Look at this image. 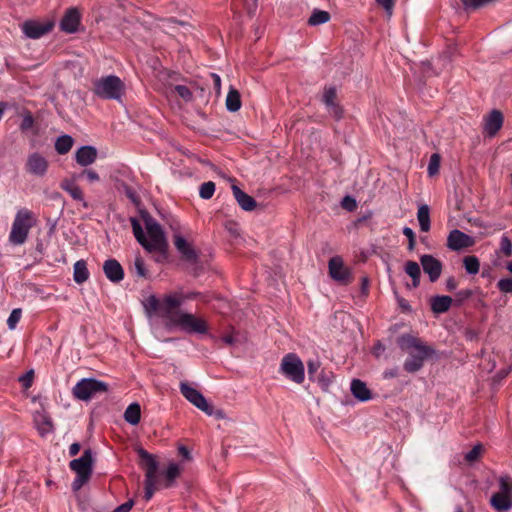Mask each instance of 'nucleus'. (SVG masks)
Instances as JSON below:
<instances>
[{
	"mask_svg": "<svg viewBox=\"0 0 512 512\" xmlns=\"http://www.w3.org/2000/svg\"><path fill=\"white\" fill-rule=\"evenodd\" d=\"M147 236L139 222L132 220L133 233L137 241L149 252H162L167 247L166 238L161 226L152 218L145 221Z\"/></svg>",
	"mask_w": 512,
	"mask_h": 512,
	"instance_id": "3",
	"label": "nucleus"
},
{
	"mask_svg": "<svg viewBox=\"0 0 512 512\" xmlns=\"http://www.w3.org/2000/svg\"><path fill=\"white\" fill-rule=\"evenodd\" d=\"M174 90L186 102L191 101L193 98L192 92L185 85H177Z\"/></svg>",
	"mask_w": 512,
	"mask_h": 512,
	"instance_id": "42",
	"label": "nucleus"
},
{
	"mask_svg": "<svg viewBox=\"0 0 512 512\" xmlns=\"http://www.w3.org/2000/svg\"><path fill=\"white\" fill-rule=\"evenodd\" d=\"M93 457L90 449L84 451L82 456L70 462V468L76 473L72 483L74 491H78L90 479L92 474Z\"/></svg>",
	"mask_w": 512,
	"mask_h": 512,
	"instance_id": "8",
	"label": "nucleus"
},
{
	"mask_svg": "<svg viewBox=\"0 0 512 512\" xmlns=\"http://www.w3.org/2000/svg\"><path fill=\"white\" fill-rule=\"evenodd\" d=\"M499 494H506L512 497V479L508 476L501 477L499 480Z\"/></svg>",
	"mask_w": 512,
	"mask_h": 512,
	"instance_id": "40",
	"label": "nucleus"
},
{
	"mask_svg": "<svg viewBox=\"0 0 512 512\" xmlns=\"http://www.w3.org/2000/svg\"><path fill=\"white\" fill-rule=\"evenodd\" d=\"M133 507V501L129 500L115 509L114 512H129Z\"/></svg>",
	"mask_w": 512,
	"mask_h": 512,
	"instance_id": "52",
	"label": "nucleus"
},
{
	"mask_svg": "<svg viewBox=\"0 0 512 512\" xmlns=\"http://www.w3.org/2000/svg\"><path fill=\"white\" fill-rule=\"evenodd\" d=\"M22 316V311L20 308H16L12 310L10 313L8 319H7V325L10 330H14L17 326V323L20 321Z\"/></svg>",
	"mask_w": 512,
	"mask_h": 512,
	"instance_id": "41",
	"label": "nucleus"
},
{
	"mask_svg": "<svg viewBox=\"0 0 512 512\" xmlns=\"http://www.w3.org/2000/svg\"><path fill=\"white\" fill-rule=\"evenodd\" d=\"M188 297L182 293H170L161 299L150 296L146 299L145 308L149 313L157 314L168 322L173 309L181 306Z\"/></svg>",
	"mask_w": 512,
	"mask_h": 512,
	"instance_id": "5",
	"label": "nucleus"
},
{
	"mask_svg": "<svg viewBox=\"0 0 512 512\" xmlns=\"http://www.w3.org/2000/svg\"><path fill=\"white\" fill-rule=\"evenodd\" d=\"M180 391L182 395L195 407L203 412H209L208 401L198 390L190 386L186 382L180 383Z\"/></svg>",
	"mask_w": 512,
	"mask_h": 512,
	"instance_id": "11",
	"label": "nucleus"
},
{
	"mask_svg": "<svg viewBox=\"0 0 512 512\" xmlns=\"http://www.w3.org/2000/svg\"><path fill=\"white\" fill-rule=\"evenodd\" d=\"M440 167V156L437 153H434L430 156L429 164H428V174L429 176H434L438 174Z\"/></svg>",
	"mask_w": 512,
	"mask_h": 512,
	"instance_id": "39",
	"label": "nucleus"
},
{
	"mask_svg": "<svg viewBox=\"0 0 512 512\" xmlns=\"http://www.w3.org/2000/svg\"><path fill=\"white\" fill-rule=\"evenodd\" d=\"M342 207L348 211H353L356 209L357 203L354 198L346 196L342 200Z\"/></svg>",
	"mask_w": 512,
	"mask_h": 512,
	"instance_id": "48",
	"label": "nucleus"
},
{
	"mask_svg": "<svg viewBox=\"0 0 512 512\" xmlns=\"http://www.w3.org/2000/svg\"><path fill=\"white\" fill-rule=\"evenodd\" d=\"M403 234L408 238V240L415 239L414 231L409 227H404Z\"/></svg>",
	"mask_w": 512,
	"mask_h": 512,
	"instance_id": "58",
	"label": "nucleus"
},
{
	"mask_svg": "<svg viewBox=\"0 0 512 512\" xmlns=\"http://www.w3.org/2000/svg\"><path fill=\"white\" fill-rule=\"evenodd\" d=\"M209 412H205L209 416H214L217 419L225 418L224 411L221 409H214L212 405L208 403Z\"/></svg>",
	"mask_w": 512,
	"mask_h": 512,
	"instance_id": "51",
	"label": "nucleus"
},
{
	"mask_svg": "<svg viewBox=\"0 0 512 512\" xmlns=\"http://www.w3.org/2000/svg\"><path fill=\"white\" fill-rule=\"evenodd\" d=\"M336 96V89L334 87H327L324 89L322 101L332 116L335 118H340L342 115V110L336 102Z\"/></svg>",
	"mask_w": 512,
	"mask_h": 512,
	"instance_id": "20",
	"label": "nucleus"
},
{
	"mask_svg": "<svg viewBox=\"0 0 512 512\" xmlns=\"http://www.w3.org/2000/svg\"><path fill=\"white\" fill-rule=\"evenodd\" d=\"M134 269L136 274L140 277H146L147 271L145 269V264L143 259L140 256H137L134 261Z\"/></svg>",
	"mask_w": 512,
	"mask_h": 512,
	"instance_id": "45",
	"label": "nucleus"
},
{
	"mask_svg": "<svg viewBox=\"0 0 512 512\" xmlns=\"http://www.w3.org/2000/svg\"><path fill=\"white\" fill-rule=\"evenodd\" d=\"M226 107L230 112H236L241 108L240 94L235 89H230L226 97Z\"/></svg>",
	"mask_w": 512,
	"mask_h": 512,
	"instance_id": "32",
	"label": "nucleus"
},
{
	"mask_svg": "<svg viewBox=\"0 0 512 512\" xmlns=\"http://www.w3.org/2000/svg\"><path fill=\"white\" fill-rule=\"evenodd\" d=\"M398 376V370L396 368L384 371L383 377L385 379L395 378Z\"/></svg>",
	"mask_w": 512,
	"mask_h": 512,
	"instance_id": "56",
	"label": "nucleus"
},
{
	"mask_svg": "<svg viewBox=\"0 0 512 512\" xmlns=\"http://www.w3.org/2000/svg\"><path fill=\"white\" fill-rule=\"evenodd\" d=\"M231 189L233 196L241 209L244 211H253L256 208V201L250 195L242 191L236 184L233 183Z\"/></svg>",
	"mask_w": 512,
	"mask_h": 512,
	"instance_id": "22",
	"label": "nucleus"
},
{
	"mask_svg": "<svg viewBox=\"0 0 512 512\" xmlns=\"http://www.w3.org/2000/svg\"><path fill=\"white\" fill-rule=\"evenodd\" d=\"M211 77H212V80H213L214 88H215L216 92L219 93L220 89H221V79H220V76L217 75V74H211Z\"/></svg>",
	"mask_w": 512,
	"mask_h": 512,
	"instance_id": "54",
	"label": "nucleus"
},
{
	"mask_svg": "<svg viewBox=\"0 0 512 512\" xmlns=\"http://www.w3.org/2000/svg\"><path fill=\"white\" fill-rule=\"evenodd\" d=\"M503 114L499 110H492L484 119V133L493 137L503 125Z\"/></svg>",
	"mask_w": 512,
	"mask_h": 512,
	"instance_id": "17",
	"label": "nucleus"
},
{
	"mask_svg": "<svg viewBox=\"0 0 512 512\" xmlns=\"http://www.w3.org/2000/svg\"><path fill=\"white\" fill-rule=\"evenodd\" d=\"M417 219L421 231L428 232L430 229V210L427 205L424 204L418 208Z\"/></svg>",
	"mask_w": 512,
	"mask_h": 512,
	"instance_id": "30",
	"label": "nucleus"
},
{
	"mask_svg": "<svg viewBox=\"0 0 512 512\" xmlns=\"http://www.w3.org/2000/svg\"><path fill=\"white\" fill-rule=\"evenodd\" d=\"M425 273L429 275L430 281L435 282L441 275L442 265L440 261L431 255H423L420 258Z\"/></svg>",
	"mask_w": 512,
	"mask_h": 512,
	"instance_id": "18",
	"label": "nucleus"
},
{
	"mask_svg": "<svg viewBox=\"0 0 512 512\" xmlns=\"http://www.w3.org/2000/svg\"><path fill=\"white\" fill-rule=\"evenodd\" d=\"M383 351H384V346H383V345H381V344H377V345L375 346V348H374V354H375L377 357H379V356H380V354H381V352H383Z\"/></svg>",
	"mask_w": 512,
	"mask_h": 512,
	"instance_id": "61",
	"label": "nucleus"
},
{
	"mask_svg": "<svg viewBox=\"0 0 512 512\" xmlns=\"http://www.w3.org/2000/svg\"><path fill=\"white\" fill-rule=\"evenodd\" d=\"M80 451V444L79 443H73L70 447H69V454L71 456H75L79 453Z\"/></svg>",
	"mask_w": 512,
	"mask_h": 512,
	"instance_id": "57",
	"label": "nucleus"
},
{
	"mask_svg": "<svg viewBox=\"0 0 512 512\" xmlns=\"http://www.w3.org/2000/svg\"><path fill=\"white\" fill-rule=\"evenodd\" d=\"M215 192V184L212 181L204 182L199 189V195L202 199H210Z\"/></svg>",
	"mask_w": 512,
	"mask_h": 512,
	"instance_id": "38",
	"label": "nucleus"
},
{
	"mask_svg": "<svg viewBox=\"0 0 512 512\" xmlns=\"http://www.w3.org/2000/svg\"><path fill=\"white\" fill-rule=\"evenodd\" d=\"M318 368H319V364L317 362H313V361L308 362V372L310 374L315 373Z\"/></svg>",
	"mask_w": 512,
	"mask_h": 512,
	"instance_id": "59",
	"label": "nucleus"
},
{
	"mask_svg": "<svg viewBox=\"0 0 512 512\" xmlns=\"http://www.w3.org/2000/svg\"><path fill=\"white\" fill-rule=\"evenodd\" d=\"M500 249L505 256H511L512 254V243L510 239L503 235L501 237Z\"/></svg>",
	"mask_w": 512,
	"mask_h": 512,
	"instance_id": "43",
	"label": "nucleus"
},
{
	"mask_svg": "<svg viewBox=\"0 0 512 512\" xmlns=\"http://www.w3.org/2000/svg\"><path fill=\"white\" fill-rule=\"evenodd\" d=\"M140 418H141L140 405L138 403L130 404L124 412L125 421L131 425H137L140 422Z\"/></svg>",
	"mask_w": 512,
	"mask_h": 512,
	"instance_id": "29",
	"label": "nucleus"
},
{
	"mask_svg": "<svg viewBox=\"0 0 512 512\" xmlns=\"http://www.w3.org/2000/svg\"><path fill=\"white\" fill-rule=\"evenodd\" d=\"M77 178V174H73L71 175V177L64 178L60 183V187L62 190L67 192L74 200L82 202L83 206L86 208L88 207V205L84 200V194L82 189L76 183Z\"/></svg>",
	"mask_w": 512,
	"mask_h": 512,
	"instance_id": "16",
	"label": "nucleus"
},
{
	"mask_svg": "<svg viewBox=\"0 0 512 512\" xmlns=\"http://www.w3.org/2000/svg\"><path fill=\"white\" fill-rule=\"evenodd\" d=\"M36 218L32 211L22 208L19 209L15 215L11 231L9 234V241L13 245H22L25 243L30 229L35 225Z\"/></svg>",
	"mask_w": 512,
	"mask_h": 512,
	"instance_id": "6",
	"label": "nucleus"
},
{
	"mask_svg": "<svg viewBox=\"0 0 512 512\" xmlns=\"http://www.w3.org/2000/svg\"><path fill=\"white\" fill-rule=\"evenodd\" d=\"M222 339L228 345H232L235 342V338L233 335H226Z\"/></svg>",
	"mask_w": 512,
	"mask_h": 512,
	"instance_id": "60",
	"label": "nucleus"
},
{
	"mask_svg": "<svg viewBox=\"0 0 512 512\" xmlns=\"http://www.w3.org/2000/svg\"><path fill=\"white\" fill-rule=\"evenodd\" d=\"M124 90V83L114 75L102 77L94 82V93L103 99L120 100Z\"/></svg>",
	"mask_w": 512,
	"mask_h": 512,
	"instance_id": "7",
	"label": "nucleus"
},
{
	"mask_svg": "<svg viewBox=\"0 0 512 512\" xmlns=\"http://www.w3.org/2000/svg\"><path fill=\"white\" fill-rule=\"evenodd\" d=\"M89 278V272L87 269L86 262L79 260L74 264V281L81 284L87 281Z\"/></svg>",
	"mask_w": 512,
	"mask_h": 512,
	"instance_id": "31",
	"label": "nucleus"
},
{
	"mask_svg": "<svg viewBox=\"0 0 512 512\" xmlns=\"http://www.w3.org/2000/svg\"><path fill=\"white\" fill-rule=\"evenodd\" d=\"M453 302L450 296H435L431 299V309L436 314H441L449 310Z\"/></svg>",
	"mask_w": 512,
	"mask_h": 512,
	"instance_id": "28",
	"label": "nucleus"
},
{
	"mask_svg": "<svg viewBox=\"0 0 512 512\" xmlns=\"http://www.w3.org/2000/svg\"><path fill=\"white\" fill-rule=\"evenodd\" d=\"M330 276L337 282L347 284L351 280L349 269L344 265L343 260L336 256L329 260L328 264Z\"/></svg>",
	"mask_w": 512,
	"mask_h": 512,
	"instance_id": "14",
	"label": "nucleus"
},
{
	"mask_svg": "<svg viewBox=\"0 0 512 512\" xmlns=\"http://www.w3.org/2000/svg\"><path fill=\"white\" fill-rule=\"evenodd\" d=\"M138 454L142 459V465L145 470L144 499L149 501L157 490L173 485V482L181 473V467L176 463H170L166 471L161 475L158 472V463L153 455L143 449H139Z\"/></svg>",
	"mask_w": 512,
	"mask_h": 512,
	"instance_id": "1",
	"label": "nucleus"
},
{
	"mask_svg": "<svg viewBox=\"0 0 512 512\" xmlns=\"http://www.w3.org/2000/svg\"><path fill=\"white\" fill-rule=\"evenodd\" d=\"M179 452H180V454H182L186 458L189 455V452H188V450L185 447H180Z\"/></svg>",
	"mask_w": 512,
	"mask_h": 512,
	"instance_id": "62",
	"label": "nucleus"
},
{
	"mask_svg": "<svg viewBox=\"0 0 512 512\" xmlns=\"http://www.w3.org/2000/svg\"><path fill=\"white\" fill-rule=\"evenodd\" d=\"M475 243L474 239L463 233L462 231L458 229L452 230L447 238V246L451 250L459 251L464 248H468L473 246Z\"/></svg>",
	"mask_w": 512,
	"mask_h": 512,
	"instance_id": "15",
	"label": "nucleus"
},
{
	"mask_svg": "<svg viewBox=\"0 0 512 512\" xmlns=\"http://www.w3.org/2000/svg\"><path fill=\"white\" fill-rule=\"evenodd\" d=\"M491 506L498 512H506L512 507V497L506 494L495 493L490 500Z\"/></svg>",
	"mask_w": 512,
	"mask_h": 512,
	"instance_id": "27",
	"label": "nucleus"
},
{
	"mask_svg": "<svg viewBox=\"0 0 512 512\" xmlns=\"http://www.w3.org/2000/svg\"><path fill=\"white\" fill-rule=\"evenodd\" d=\"M97 150L92 146H82L75 153V160L80 166H88L95 162Z\"/></svg>",
	"mask_w": 512,
	"mask_h": 512,
	"instance_id": "23",
	"label": "nucleus"
},
{
	"mask_svg": "<svg viewBox=\"0 0 512 512\" xmlns=\"http://www.w3.org/2000/svg\"><path fill=\"white\" fill-rule=\"evenodd\" d=\"M33 125V119L30 115L24 117L22 123H21V129L22 130H27L29 128H31Z\"/></svg>",
	"mask_w": 512,
	"mask_h": 512,
	"instance_id": "53",
	"label": "nucleus"
},
{
	"mask_svg": "<svg viewBox=\"0 0 512 512\" xmlns=\"http://www.w3.org/2000/svg\"><path fill=\"white\" fill-rule=\"evenodd\" d=\"M5 108H6V104L4 102H0V119L2 118Z\"/></svg>",
	"mask_w": 512,
	"mask_h": 512,
	"instance_id": "63",
	"label": "nucleus"
},
{
	"mask_svg": "<svg viewBox=\"0 0 512 512\" xmlns=\"http://www.w3.org/2000/svg\"><path fill=\"white\" fill-rule=\"evenodd\" d=\"M80 23V16L77 10L70 9L66 12L64 17L60 22V27L63 31L67 33L76 32L78 25Z\"/></svg>",
	"mask_w": 512,
	"mask_h": 512,
	"instance_id": "25",
	"label": "nucleus"
},
{
	"mask_svg": "<svg viewBox=\"0 0 512 512\" xmlns=\"http://www.w3.org/2000/svg\"><path fill=\"white\" fill-rule=\"evenodd\" d=\"M52 27L53 23L50 21L29 20L22 24V31L27 37L37 39L48 33Z\"/></svg>",
	"mask_w": 512,
	"mask_h": 512,
	"instance_id": "13",
	"label": "nucleus"
},
{
	"mask_svg": "<svg viewBox=\"0 0 512 512\" xmlns=\"http://www.w3.org/2000/svg\"><path fill=\"white\" fill-rule=\"evenodd\" d=\"M415 246V239L409 240L408 249L413 250Z\"/></svg>",
	"mask_w": 512,
	"mask_h": 512,
	"instance_id": "64",
	"label": "nucleus"
},
{
	"mask_svg": "<svg viewBox=\"0 0 512 512\" xmlns=\"http://www.w3.org/2000/svg\"><path fill=\"white\" fill-rule=\"evenodd\" d=\"M33 419L35 427L42 437L52 432L53 424L51 418L48 416V414L44 411L43 408L34 413Z\"/></svg>",
	"mask_w": 512,
	"mask_h": 512,
	"instance_id": "21",
	"label": "nucleus"
},
{
	"mask_svg": "<svg viewBox=\"0 0 512 512\" xmlns=\"http://www.w3.org/2000/svg\"><path fill=\"white\" fill-rule=\"evenodd\" d=\"M107 391V384L105 382L93 379V378H84L80 380L73 387V395L75 398L83 401L90 400L97 393H102Z\"/></svg>",
	"mask_w": 512,
	"mask_h": 512,
	"instance_id": "10",
	"label": "nucleus"
},
{
	"mask_svg": "<svg viewBox=\"0 0 512 512\" xmlns=\"http://www.w3.org/2000/svg\"><path fill=\"white\" fill-rule=\"evenodd\" d=\"M279 371L297 384H301L304 381V365L295 353H288L282 358Z\"/></svg>",
	"mask_w": 512,
	"mask_h": 512,
	"instance_id": "9",
	"label": "nucleus"
},
{
	"mask_svg": "<svg viewBox=\"0 0 512 512\" xmlns=\"http://www.w3.org/2000/svg\"><path fill=\"white\" fill-rule=\"evenodd\" d=\"M176 306L167 322L170 328H178L186 333L204 334L207 332V323L203 318H199L194 314L187 313Z\"/></svg>",
	"mask_w": 512,
	"mask_h": 512,
	"instance_id": "4",
	"label": "nucleus"
},
{
	"mask_svg": "<svg viewBox=\"0 0 512 512\" xmlns=\"http://www.w3.org/2000/svg\"><path fill=\"white\" fill-rule=\"evenodd\" d=\"M498 289L503 293H512V279L502 278L497 283Z\"/></svg>",
	"mask_w": 512,
	"mask_h": 512,
	"instance_id": "44",
	"label": "nucleus"
},
{
	"mask_svg": "<svg viewBox=\"0 0 512 512\" xmlns=\"http://www.w3.org/2000/svg\"><path fill=\"white\" fill-rule=\"evenodd\" d=\"M398 346L401 350L408 354V358L404 362V369L409 373L419 371L425 360L432 358L435 350L411 334H403L397 340Z\"/></svg>",
	"mask_w": 512,
	"mask_h": 512,
	"instance_id": "2",
	"label": "nucleus"
},
{
	"mask_svg": "<svg viewBox=\"0 0 512 512\" xmlns=\"http://www.w3.org/2000/svg\"><path fill=\"white\" fill-rule=\"evenodd\" d=\"M48 160L38 152L31 153L25 164L26 171L32 175L43 177L48 170Z\"/></svg>",
	"mask_w": 512,
	"mask_h": 512,
	"instance_id": "12",
	"label": "nucleus"
},
{
	"mask_svg": "<svg viewBox=\"0 0 512 512\" xmlns=\"http://www.w3.org/2000/svg\"><path fill=\"white\" fill-rule=\"evenodd\" d=\"M472 296V291L469 289H464L456 293V303L461 304L463 301L467 300Z\"/></svg>",
	"mask_w": 512,
	"mask_h": 512,
	"instance_id": "49",
	"label": "nucleus"
},
{
	"mask_svg": "<svg viewBox=\"0 0 512 512\" xmlns=\"http://www.w3.org/2000/svg\"><path fill=\"white\" fill-rule=\"evenodd\" d=\"M483 450H484V448H483L482 444L475 445L469 452H467L465 454L464 458H465L466 462L469 464H473L476 461H478V459L480 458V456L483 453Z\"/></svg>",
	"mask_w": 512,
	"mask_h": 512,
	"instance_id": "37",
	"label": "nucleus"
},
{
	"mask_svg": "<svg viewBox=\"0 0 512 512\" xmlns=\"http://www.w3.org/2000/svg\"><path fill=\"white\" fill-rule=\"evenodd\" d=\"M174 245L183 259L190 262L196 261L197 253L195 249L181 234H174Z\"/></svg>",
	"mask_w": 512,
	"mask_h": 512,
	"instance_id": "19",
	"label": "nucleus"
},
{
	"mask_svg": "<svg viewBox=\"0 0 512 512\" xmlns=\"http://www.w3.org/2000/svg\"><path fill=\"white\" fill-rule=\"evenodd\" d=\"M103 270L106 277L112 282H119L124 277L123 269L120 263L115 259H109L105 261Z\"/></svg>",
	"mask_w": 512,
	"mask_h": 512,
	"instance_id": "24",
	"label": "nucleus"
},
{
	"mask_svg": "<svg viewBox=\"0 0 512 512\" xmlns=\"http://www.w3.org/2000/svg\"><path fill=\"white\" fill-rule=\"evenodd\" d=\"M73 138L69 135H63L57 138L55 149L59 154H66L73 146Z\"/></svg>",
	"mask_w": 512,
	"mask_h": 512,
	"instance_id": "34",
	"label": "nucleus"
},
{
	"mask_svg": "<svg viewBox=\"0 0 512 512\" xmlns=\"http://www.w3.org/2000/svg\"><path fill=\"white\" fill-rule=\"evenodd\" d=\"M330 20V14L327 11L316 10L310 16L308 23L312 26L324 24Z\"/></svg>",
	"mask_w": 512,
	"mask_h": 512,
	"instance_id": "35",
	"label": "nucleus"
},
{
	"mask_svg": "<svg viewBox=\"0 0 512 512\" xmlns=\"http://www.w3.org/2000/svg\"><path fill=\"white\" fill-rule=\"evenodd\" d=\"M34 372L33 370L28 371L26 374L19 378L20 383L25 389L31 387L33 382Z\"/></svg>",
	"mask_w": 512,
	"mask_h": 512,
	"instance_id": "46",
	"label": "nucleus"
},
{
	"mask_svg": "<svg viewBox=\"0 0 512 512\" xmlns=\"http://www.w3.org/2000/svg\"><path fill=\"white\" fill-rule=\"evenodd\" d=\"M81 176H85L88 179L89 182H96V181H98L100 179L98 173L95 172L92 169H85L81 173Z\"/></svg>",
	"mask_w": 512,
	"mask_h": 512,
	"instance_id": "50",
	"label": "nucleus"
},
{
	"mask_svg": "<svg viewBox=\"0 0 512 512\" xmlns=\"http://www.w3.org/2000/svg\"><path fill=\"white\" fill-rule=\"evenodd\" d=\"M405 272L412 278L413 287L420 283L421 270L417 262L408 261L405 265Z\"/></svg>",
	"mask_w": 512,
	"mask_h": 512,
	"instance_id": "33",
	"label": "nucleus"
},
{
	"mask_svg": "<svg viewBox=\"0 0 512 512\" xmlns=\"http://www.w3.org/2000/svg\"><path fill=\"white\" fill-rule=\"evenodd\" d=\"M380 6L384 8L387 15L390 17L393 12V8L396 0H375Z\"/></svg>",
	"mask_w": 512,
	"mask_h": 512,
	"instance_id": "47",
	"label": "nucleus"
},
{
	"mask_svg": "<svg viewBox=\"0 0 512 512\" xmlns=\"http://www.w3.org/2000/svg\"><path fill=\"white\" fill-rule=\"evenodd\" d=\"M350 390L352 395L361 402L369 401L372 398V393L366 383L359 379L352 380Z\"/></svg>",
	"mask_w": 512,
	"mask_h": 512,
	"instance_id": "26",
	"label": "nucleus"
},
{
	"mask_svg": "<svg viewBox=\"0 0 512 512\" xmlns=\"http://www.w3.org/2000/svg\"><path fill=\"white\" fill-rule=\"evenodd\" d=\"M446 288L449 291H453L457 288V281L455 280V278L450 277L446 280Z\"/></svg>",
	"mask_w": 512,
	"mask_h": 512,
	"instance_id": "55",
	"label": "nucleus"
},
{
	"mask_svg": "<svg viewBox=\"0 0 512 512\" xmlns=\"http://www.w3.org/2000/svg\"><path fill=\"white\" fill-rule=\"evenodd\" d=\"M464 267L469 274H477L479 271L480 263L475 256H467L463 260Z\"/></svg>",
	"mask_w": 512,
	"mask_h": 512,
	"instance_id": "36",
	"label": "nucleus"
}]
</instances>
